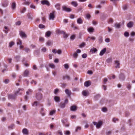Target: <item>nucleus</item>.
Returning a JSON list of instances; mask_svg holds the SVG:
<instances>
[{
  "mask_svg": "<svg viewBox=\"0 0 135 135\" xmlns=\"http://www.w3.org/2000/svg\"><path fill=\"white\" fill-rule=\"evenodd\" d=\"M29 74V71L28 70H26L24 72L23 76H28Z\"/></svg>",
  "mask_w": 135,
  "mask_h": 135,
  "instance_id": "20",
  "label": "nucleus"
},
{
  "mask_svg": "<svg viewBox=\"0 0 135 135\" xmlns=\"http://www.w3.org/2000/svg\"><path fill=\"white\" fill-rule=\"evenodd\" d=\"M62 79L63 80H65L66 79H67L68 80H70V77L68 75H65L63 76Z\"/></svg>",
  "mask_w": 135,
  "mask_h": 135,
  "instance_id": "28",
  "label": "nucleus"
},
{
  "mask_svg": "<svg viewBox=\"0 0 135 135\" xmlns=\"http://www.w3.org/2000/svg\"><path fill=\"white\" fill-rule=\"evenodd\" d=\"M23 89L19 88L18 91H19V92L17 94H18L19 95H21L22 94V93L21 91H23Z\"/></svg>",
  "mask_w": 135,
  "mask_h": 135,
  "instance_id": "40",
  "label": "nucleus"
},
{
  "mask_svg": "<svg viewBox=\"0 0 135 135\" xmlns=\"http://www.w3.org/2000/svg\"><path fill=\"white\" fill-rule=\"evenodd\" d=\"M22 44V42L21 40L18 39V41L17 42V45H21Z\"/></svg>",
  "mask_w": 135,
  "mask_h": 135,
  "instance_id": "39",
  "label": "nucleus"
},
{
  "mask_svg": "<svg viewBox=\"0 0 135 135\" xmlns=\"http://www.w3.org/2000/svg\"><path fill=\"white\" fill-rule=\"evenodd\" d=\"M70 110L73 111H75L76 110V107L75 105L71 106L70 108Z\"/></svg>",
  "mask_w": 135,
  "mask_h": 135,
  "instance_id": "21",
  "label": "nucleus"
},
{
  "mask_svg": "<svg viewBox=\"0 0 135 135\" xmlns=\"http://www.w3.org/2000/svg\"><path fill=\"white\" fill-rule=\"evenodd\" d=\"M77 22L78 24H81L83 23V21L81 18L80 17L77 19Z\"/></svg>",
  "mask_w": 135,
  "mask_h": 135,
  "instance_id": "22",
  "label": "nucleus"
},
{
  "mask_svg": "<svg viewBox=\"0 0 135 135\" xmlns=\"http://www.w3.org/2000/svg\"><path fill=\"white\" fill-rule=\"evenodd\" d=\"M85 45V44L84 42H83L79 46V47L82 48L84 47Z\"/></svg>",
  "mask_w": 135,
  "mask_h": 135,
  "instance_id": "59",
  "label": "nucleus"
},
{
  "mask_svg": "<svg viewBox=\"0 0 135 135\" xmlns=\"http://www.w3.org/2000/svg\"><path fill=\"white\" fill-rule=\"evenodd\" d=\"M91 85L90 81H85L84 83V85L85 86L88 87Z\"/></svg>",
  "mask_w": 135,
  "mask_h": 135,
  "instance_id": "15",
  "label": "nucleus"
},
{
  "mask_svg": "<svg viewBox=\"0 0 135 135\" xmlns=\"http://www.w3.org/2000/svg\"><path fill=\"white\" fill-rule=\"evenodd\" d=\"M4 29L3 30V31L6 33L8 32V31L9 30L8 27L7 26H5L4 27Z\"/></svg>",
  "mask_w": 135,
  "mask_h": 135,
  "instance_id": "37",
  "label": "nucleus"
},
{
  "mask_svg": "<svg viewBox=\"0 0 135 135\" xmlns=\"http://www.w3.org/2000/svg\"><path fill=\"white\" fill-rule=\"evenodd\" d=\"M68 101L67 99H66L64 100V102H61L60 104V107L61 108H64L65 106V105L68 103Z\"/></svg>",
  "mask_w": 135,
  "mask_h": 135,
  "instance_id": "2",
  "label": "nucleus"
},
{
  "mask_svg": "<svg viewBox=\"0 0 135 135\" xmlns=\"http://www.w3.org/2000/svg\"><path fill=\"white\" fill-rule=\"evenodd\" d=\"M81 129V128L80 127L78 126L76 129L75 132H77L78 130H80Z\"/></svg>",
  "mask_w": 135,
  "mask_h": 135,
  "instance_id": "52",
  "label": "nucleus"
},
{
  "mask_svg": "<svg viewBox=\"0 0 135 135\" xmlns=\"http://www.w3.org/2000/svg\"><path fill=\"white\" fill-rule=\"evenodd\" d=\"M103 123L102 121L100 120L98 122L96 126V127L97 129L100 128L102 126Z\"/></svg>",
  "mask_w": 135,
  "mask_h": 135,
  "instance_id": "7",
  "label": "nucleus"
},
{
  "mask_svg": "<svg viewBox=\"0 0 135 135\" xmlns=\"http://www.w3.org/2000/svg\"><path fill=\"white\" fill-rule=\"evenodd\" d=\"M55 110H52L50 112V115H52L54 114L55 113Z\"/></svg>",
  "mask_w": 135,
  "mask_h": 135,
  "instance_id": "54",
  "label": "nucleus"
},
{
  "mask_svg": "<svg viewBox=\"0 0 135 135\" xmlns=\"http://www.w3.org/2000/svg\"><path fill=\"white\" fill-rule=\"evenodd\" d=\"M62 122L63 123V125L65 127H68L69 126V124L67 122V120L65 119L64 120H62Z\"/></svg>",
  "mask_w": 135,
  "mask_h": 135,
  "instance_id": "5",
  "label": "nucleus"
},
{
  "mask_svg": "<svg viewBox=\"0 0 135 135\" xmlns=\"http://www.w3.org/2000/svg\"><path fill=\"white\" fill-rule=\"evenodd\" d=\"M63 37L64 38H66L68 37V35L64 32V33H63Z\"/></svg>",
  "mask_w": 135,
  "mask_h": 135,
  "instance_id": "43",
  "label": "nucleus"
},
{
  "mask_svg": "<svg viewBox=\"0 0 135 135\" xmlns=\"http://www.w3.org/2000/svg\"><path fill=\"white\" fill-rule=\"evenodd\" d=\"M32 92V90L31 89H29L28 91L26 92V94L28 95L30 94V93Z\"/></svg>",
  "mask_w": 135,
  "mask_h": 135,
  "instance_id": "46",
  "label": "nucleus"
},
{
  "mask_svg": "<svg viewBox=\"0 0 135 135\" xmlns=\"http://www.w3.org/2000/svg\"><path fill=\"white\" fill-rule=\"evenodd\" d=\"M9 80L8 79H6L3 82L6 84H8L9 82Z\"/></svg>",
  "mask_w": 135,
  "mask_h": 135,
  "instance_id": "48",
  "label": "nucleus"
},
{
  "mask_svg": "<svg viewBox=\"0 0 135 135\" xmlns=\"http://www.w3.org/2000/svg\"><path fill=\"white\" fill-rule=\"evenodd\" d=\"M25 50L26 52H28L29 51H30V50L29 48L27 47H26L25 49Z\"/></svg>",
  "mask_w": 135,
  "mask_h": 135,
  "instance_id": "57",
  "label": "nucleus"
},
{
  "mask_svg": "<svg viewBox=\"0 0 135 135\" xmlns=\"http://www.w3.org/2000/svg\"><path fill=\"white\" fill-rule=\"evenodd\" d=\"M119 78L120 80H124L125 79V76L124 74H120L119 76Z\"/></svg>",
  "mask_w": 135,
  "mask_h": 135,
  "instance_id": "10",
  "label": "nucleus"
},
{
  "mask_svg": "<svg viewBox=\"0 0 135 135\" xmlns=\"http://www.w3.org/2000/svg\"><path fill=\"white\" fill-rule=\"evenodd\" d=\"M115 27L117 28H119L120 27V25L119 23H116L114 25Z\"/></svg>",
  "mask_w": 135,
  "mask_h": 135,
  "instance_id": "38",
  "label": "nucleus"
},
{
  "mask_svg": "<svg viewBox=\"0 0 135 135\" xmlns=\"http://www.w3.org/2000/svg\"><path fill=\"white\" fill-rule=\"evenodd\" d=\"M98 40L100 43H102V42L103 39L102 37H99L98 38Z\"/></svg>",
  "mask_w": 135,
  "mask_h": 135,
  "instance_id": "44",
  "label": "nucleus"
},
{
  "mask_svg": "<svg viewBox=\"0 0 135 135\" xmlns=\"http://www.w3.org/2000/svg\"><path fill=\"white\" fill-rule=\"evenodd\" d=\"M38 103V102L35 101L33 102V103L32 104V106H37Z\"/></svg>",
  "mask_w": 135,
  "mask_h": 135,
  "instance_id": "42",
  "label": "nucleus"
},
{
  "mask_svg": "<svg viewBox=\"0 0 135 135\" xmlns=\"http://www.w3.org/2000/svg\"><path fill=\"white\" fill-rule=\"evenodd\" d=\"M30 3V1H26L23 4L28 6Z\"/></svg>",
  "mask_w": 135,
  "mask_h": 135,
  "instance_id": "53",
  "label": "nucleus"
},
{
  "mask_svg": "<svg viewBox=\"0 0 135 135\" xmlns=\"http://www.w3.org/2000/svg\"><path fill=\"white\" fill-rule=\"evenodd\" d=\"M59 92V90L58 89H56L54 90V93L56 95Z\"/></svg>",
  "mask_w": 135,
  "mask_h": 135,
  "instance_id": "45",
  "label": "nucleus"
},
{
  "mask_svg": "<svg viewBox=\"0 0 135 135\" xmlns=\"http://www.w3.org/2000/svg\"><path fill=\"white\" fill-rule=\"evenodd\" d=\"M108 81L107 79L106 78H104L103 79V84H106V82H107Z\"/></svg>",
  "mask_w": 135,
  "mask_h": 135,
  "instance_id": "47",
  "label": "nucleus"
},
{
  "mask_svg": "<svg viewBox=\"0 0 135 135\" xmlns=\"http://www.w3.org/2000/svg\"><path fill=\"white\" fill-rule=\"evenodd\" d=\"M134 25V22L132 21H130L127 24V27L128 28H131Z\"/></svg>",
  "mask_w": 135,
  "mask_h": 135,
  "instance_id": "13",
  "label": "nucleus"
},
{
  "mask_svg": "<svg viewBox=\"0 0 135 135\" xmlns=\"http://www.w3.org/2000/svg\"><path fill=\"white\" fill-rule=\"evenodd\" d=\"M65 92L68 96H70L71 94V91L68 89H66Z\"/></svg>",
  "mask_w": 135,
  "mask_h": 135,
  "instance_id": "17",
  "label": "nucleus"
},
{
  "mask_svg": "<svg viewBox=\"0 0 135 135\" xmlns=\"http://www.w3.org/2000/svg\"><path fill=\"white\" fill-rule=\"evenodd\" d=\"M75 35H72L70 37V39L72 40H74L75 38Z\"/></svg>",
  "mask_w": 135,
  "mask_h": 135,
  "instance_id": "56",
  "label": "nucleus"
},
{
  "mask_svg": "<svg viewBox=\"0 0 135 135\" xmlns=\"http://www.w3.org/2000/svg\"><path fill=\"white\" fill-rule=\"evenodd\" d=\"M53 41H48L46 43V45L48 46H50L53 44Z\"/></svg>",
  "mask_w": 135,
  "mask_h": 135,
  "instance_id": "34",
  "label": "nucleus"
},
{
  "mask_svg": "<svg viewBox=\"0 0 135 135\" xmlns=\"http://www.w3.org/2000/svg\"><path fill=\"white\" fill-rule=\"evenodd\" d=\"M97 51V49L95 48H93L92 49H91L90 50V52H92L93 53H95V52Z\"/></svg>",
  "mask_w": 135,
  "mask_h": 135,
  "instance_id": "41",
  "label": "nucleus"
},
{
  "mask_svg": "<svg viewBox=\"0 0 135 135\" xmlns=\"http://www.w3.org/2000/svg\"><path fill=\"white\" fill-rule=\"evenodd\" d=\"M51 34V32L50 31H48L46 33L45 36L47 37H49L50 36Z\"/></svg>",
  "mask_w": 135,
  "mask_h": 135,
  "instance_id": "32",
  "label": "nucleus"
},
{
  "mask_svg": "<svg viewBox=\"0 0 135 135\" xmlns=\"http://www.w3.org/2000/svg\"><path fill=\"white\" fill-rule=\"evenodd\" d=\"M64 133L66 135H70V132L69 131H64Z\"/></svg>",
  "mask_w": 135,
  "mask_h": 135,
  "instance_id": "33",
  "label": "nucleus"
},
{
  "mask_svg": "<svg viewBox=\"0 0 135 135\" xmlns=\"http://www.w3.org/2000/svg\"><path fill=\"white\" fill-rule=\"evenodd\" d=\"M106 50V48H104L103 49L100 51V53L99 55L100 56L103 55L105 53Z\"/></svg>",
  "mask_w": 135,
  "mask_h": 135,
  "instance_id": "14",
  "label": "nucleus"
},
{
  "mask_svg": "<svg viewBox=\"0 0 135 135\" xmlns=\"http://www.w3.org/2000/svg\"><path fill=\"white\" fill-rule=\"evenodd\" d=\"M39 28H44L45 27V26L44 25L42 24H40L39 25Z\"/></svg>",
  "mask_w": 135,
  "mask_h": 135,
  "instance_id": "51",
  "label": "nucleus"
},
{
  "mask_svg": "<svg viewBox=\"0 0 135 135\" xmlns=\"http://www.w3.org/2000/svg\"><path fill=\"white\" fill-rule=\"evenodd\" d=\"M41 3L43 5H46L47 6H49L50 3L47 0H43L41 1Z\"/></svg>",
  "mask_w": 135,
  "mask_h": 135,
  "instance_id": "6",
  "label": "nucleus"
},
{
  "mask_svg": "<svg viewBox=\"0 0 135 135\" xmlns=\"http://www.w3.org/2000/svg\"><path fill=\"white\" fill-rule=\"evenodd\" d=\"M21 23V22L20 21H18L16 23V25L18 26L20 25Z\"/></svg>",
  "mask_w": 135,
  "mask_h": 135,
  "instance_id": "62",
  "label": "nucleus"
},
{
  "mask_svg": "<svg viewBox=\"0 0 135 135\" xmlns=\"http://www.w3.org/2000/svg\"><path fill=\"white\" fill-rule=\"evenodd\" d=\"M22 132L23 134L26 135H28V131L26 128H23L22 130Z\"/></svg>",
  "mask_w": 135,
  "mask_h": 135,
  "instance_id": "12",
  "label": "nucleus"
},
{
  "mask_svg": "<svg viewBox=\"0 0 135 135\" xmlns=\"http://www.w3.org/2000/svg\"><path fill=\"white\" fill-rule=\"evenodd\" d=\"M64 66L65 68L66 69H68L69 68V65L67 64H64Z\"/></svg>",
  "mask_w": 135,
  "mask_h": 135,
  "instance_id": "63",
  "label": "nucleus"
},
{
  "mask_svg": "<svg viewBox=\"0 0 135 135\" xmlns=\"http://www.w3.org/2000/svg\"><path fill=\"white\" fill-rule=\"evenodd\" d=\"M112 59L111 58H109L106 60V61L108 63H109L112 61Z\"/></svg>",
  "mask_w": 135,
  "mask_h": 135,
  "instance_id": "58",
  "label": "nucleus"
},
{
  "mask_svg": "<svg viewBox=\"0 0 135 135\" xmlns=\"http://www.w3.org/2000/svg\"><path fill=\"white\" fill-rule=\"evenodd\" d=\"M71 4L75 7H76L78 5L76 1H72L71 2Z\"/></svg>",
  "mask_w": 135,
  "mask_h": 135,
  "instance_id": "23",
  "label": "nucleus"
},
{
  "mask_svg": "<svg viewBox=\"0 0 135 135\" xmlns=\"http://www.w3.org/2000/svg\"><path fill=\"white\" fill-rule=\"evenodd\" d=\"M35 97L37 100H40L42 99V95L41 93L39 92L36 93Z\"/></svg>",
  "mask_w": 135,
  "mask_h": 135,
  "instance_id": "3",
  "label": "nucleus"
},
{
  "mask_svg": "<svg viewBox=\"0 0 135 135\" xmlns=\"http://www.w3.org/2000/svg\"><path fill=\"white\" fill-rule=\"evenodd\" d=\"M12 77L13 78H16V74L15 73H13L12 74Z\"/></svg>",
  "mask_w": 135,
  "mask_h": 135,
  "instance_id": "61",
  "label": "nucleus"
},
{
  "mask_svg": "<svg viewBox=\"0 0 135 135\" xmlns=\"http://www.w3.org/2000/svg\"><path fill=\"white\" fill-rule=\"evenodd\" d=\"M100 94H98L95 96L94 98L96 100H97L100 97Z\"/></svg>",
  "mask_w": 135,
  "mask_h": 135,
  "instance_id": "49",
  "label": "nucleus"
},
{
  "mask_svg": "<svg viewBox=\"0 0 135 135\" xmlns=\"http://www.w3.org/2000/svg\"><path fill=\"white\" fill-rule=\"evenodd\" d=\"M15 126V125L14 124H11L10 126H9L8 127V128L10 129H13L14 127Z\"/></svg>",
  "mask_w": 135,
  "mask_h": 135,
  "instance_id": "29",
  "label": "nucleus"
},
{
  "mask_svg": "<svg viewBox=\"0 0 135 135\" xmlns=\"http://www.w3.org/2000/svg\"><path fill=\"white\" fill-rule=\"evenodd\" d=\"M63 11H65L67 12H70L71 11V9L69 8H67L66 6H64L62 7Z\"/></svg>",
  "mask_w": 135,
  "mask_h": 135,
  "instance_id": "8",
  "label": "nucleus"
},
{
  "mask_svg": "<svg viewBox=\"0 0 135 135\" xmlns=\"http://www.w3.org/2000/svg\"><path fill=\"white\" fill-rule=\"evenodd\" d=\"M26 10V8L24 7L22 10L21 11V12L22 13H24Z\"/></svg>",
  "mask_w": 135,
  "mask_h": 135,
  "instance_id": "55",
  "label": "nucleus"
},
{
  "mask_svg": "<svg viewBox=\"0 0 135 135\" xmlns=\"http://www.w3.org/2000/svg\"><path fill=\"white\" fill-rule=\"evenodd\" d=\"M83 95L84 96H87L88 94V92L86 90H84L82 92Z\"/></svg>",
  "mask_w": 135,
  "mask_h": 135,
  "instance_id": "36",
  "label": "nucleus"
},
{
  "mask_svg": "<svg viewBox=\"0 0 135 135\" xmlns=\"http://www.w3.org/2000/svg\"><path fill=\"white\" fill-rule=\"evenodd\" d=\"M87 56V55L86 54H84L82 55V57L83 58H85Z\"/></svg>",
  "mask_w": 135,
  "mask_h": 135,
  "instance_id": "60",
  "label": "nucleus"
},
{
  "mask_svg": "<svg viewBox=\"0 0 135 135\" xmlns=\"http://www.w3.org/2000/svg\"><path fill=\"white\" fill-rule=\"evenodd\" d=\"M73 58L74 60H76L78 56V55L77 53L75 52L73 55Z\"/></svg>",
  "mask_w": 135,
  "mask_h": 135,
  "instance_id": "27",
  "label": "nucleus"
},
{
  "mask_svg": "<svg viewBox=\"0 0 135 135\" xmlns=\"http://www.w3.org/2000/svg\"><path fill=\"white\" fill-rule=\"evenodd\" d=\"M110 41V40L109 38H107L105 40V41L107 43L109 42Z\"/></svg>",
  "mask_w": 135,
  "mask_h": 135,
  "instance_id": "64",
  "label": "nucleus"
},
{
  "mask_svg": "<svg viewBox=\"0 0 135 135\" xmlns=\"http://www.w3.org/2000/svg\"><path fill=\"white\" fill-rule=\"evenodd\" d=\"M15 44V42L13 41H11L9 42V47H11L13 45Z\"/></svg>",
  "mask_w": 135,
  "mask_h": 135,
  "instance_id": "35",
  "label": "nucleus"
},
{
  "mask_svg": "<svg viewBox=\"0 0 135 135\" xmlns=\"http://www.w3.org/2000/svg\"><path fill=\"white\" fill-rule=\"evenodd\" d=\"M4 1V2L2 3V6L4 7H6L8 5V2L7 0H5Z\"/></svg>",
  "mask_w": 135,
  "mask_h": 135,
  "instance_id": "18",
  "label": "nucleus"
},
{
  "mask_svg": "<svg viewBox=\"0 0 135 135\" xmlns=\"http://www.w3.org/2000/svg\"><path fill=\"white\" fill-rule=\"evenodd\" d=\"M20 36L23 38H26L27 37V35L24 32L22 31L20 32Z\"/></svg>",
  "mask_w": 135,
  "mask_h": 135,
  "instance_id": "9",
  "label": "nucleus"
},
{
  "mask_svg": "<svg viewBox=\"0 0 135 135\" xmlns=\"http://www.w3.org/2000/svg\"><path fill=\"white\" fill-rule=\"evenodd\" d=\"M16 7V4L15 2H13L12 4L11 8L13 10L15 9Z\"/></svg>",
  "mask_w": 135,
  "mask_h": 135,
  "instance_id": "26",
  "label": "nucleus"
},
{
  "mask_svg": "<svg viewBox=\"0 0 135 135\" xmlns=\"http://www.w3.org/2000/svg\"><path fill=\"white\" fill-rule=\"evenodd\" d=\"M60 4L59 3H57L55 5V7L57 10H60Z\"/></svg>",
  "mask_w": 135,
  "mask_h": 135,
  "instance_id": "30",
  "label": "nucleus"
},
{
  "mask_svg": "<svg viewBox=\"0 0 135 135\" xmlns=\"http://www.w3.org/2000/svg\"><path fill=\"white\" fill-rule=\"evenodd\" d=\"M55 11H54L52 12L51 13H50L49 15V19L50 20H54V18L55 17Z\"/></svg>",
  "mask_w": 135,
  "mask_h": 135,
  "instance_id": "4",
  "label": "nucleus"
},
{
  "mask_svg": "<svg viewBox=\"0 0 135 135\" xmlns=\"http://www.w3.org/2000/svg\"><path fill=\"white\" fill-rule=\"evenodd\" d=\"M87 30L88 32L89 33H92L94 30V28L92 27H90L88 28Z\"/></svg>",
  "mask_w": 135,
  "mask_h": 135,
  "instance_id": "24",
  "label": "nucleus"
},
{
  "mask_svg": "<svg viewBox=\"0 0 135 135\" xmlns=\"http://www.w3.org/2000/svg\"><path fill=\"white\" fill-rule=\"evenodd\" d=\"M40 112L42 116H44L45 115L44 109L43 108H41V109L40 110Z\"/></svg>",
  "mask_w": 135,
  "mask_h": 135,
  "instance_id": "16",
  "label": "nucleus"
},
{
  "mask_svg": "<svg viewBox=\"0 0 135 135\" xmlns=\"http://www.w3.org/2000/svg\"><path fill=\"white\" fill-rule=\"evenodd\" d=\"M20 56H16L15 57V60L16 62H18L19 61Z\"/></svg>",
  "mask_w": 135,
  "mask_h": 135,
  "instance_id": "25",
  "label": "nucleus"
},
{
  "mask_svg": "<svg viewBox=\"0 0 135 135\" xmlns=\"http://www.w3.org/2000/svg\"><path fill=\"white\" fill-rule=\"evenodd\" d=\"M124 35L125 36L127 37H128L129 35V33L127 32H126L124 33Z\"/></svg>",
  "mask_w": 135,
  "mask_h": 135,
  "instance_id": "50",
  "label": "nucleus"
},
{
  "mask_svg": "<svg viewBox=\"0 0 135 135\" xmlns=\"http://www.w3.org/2000/svg\"><path fill=\"white\" fill-rule=\"evenodd\" d=\"M19 92V91H17L14 94H9L8 96V99L15 100L16 98L17 95V94Z\"/></svg>",
  "mask_w": 135,
  "mask_h": 135,
  "instance_id": "1",
  "label": "nucleus"
},
{
  "mask_svg": "<svg viewBox=\"0 0 135 135\" xmlns=\"http://www.w3.org/2000/svg\"><path fill=\"white\" fill-rule=\"evenodd\" d=\"M56 32L57 33L59 34H63V33H64V31L59 29H57L56 30Z\"/></svg>",
  "mask_w": 135,
  "mask_h": 135,
  "instance_id": "31",
  "label": "nucleus"
},
{
  "mask_svg": "<svg viewBox=\"0 0 135 135\" xmlns=\"http://www.w3.org/2000/svg\"><path fill=\"white\" fill-rule=\"evenodd\" d=\"M54 100L56 102H59L60 101V98L57 96H55L54 98Z\"/></svg>",
  "mask_w": 135,
  "mask_h": 135,
  "instance_id": "19",
  "label": "nucleus"
},
{
  "mask_svg": "<svg viewBox=\"0 0 135 135\" xmlns=\"http://www.w3.org/2000/svg\"><path fill=\"white\" fill-rule=\"evenodd\" d=\"M114 64L116 68H120L119 62V61L116 60L114 61Z\"/></svg>",
  "mask_w": 135,
  "mask_h": 135,
  "instance_id": "11",
  "label": "nucleus"
}]
</instances>
